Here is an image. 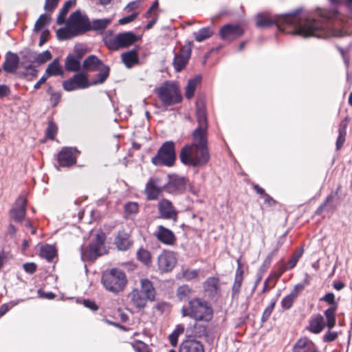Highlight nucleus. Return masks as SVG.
<instances>
[{"instance_id": "0eeeda50", "label": "nucleus", "mask_w": 352, "mask_h": 352, "mask_svg": "<svg viewBox=\"0 0 352 352\" xmlns=\"http://www.w3.org/2000/svg\"><path fill=\"white\" fill-rule=\"evenodd\" d=\"M155 94L165 107L174 105L181 102L182 97L175 83L166 82L155 89Z\"/></svg>"}, {"instance_id": "49530a36", "label": "nucleus", "mask_w": 352, "mask_h": 352, "mask_svg": "<svg viewBox=\"0 0 352 352\" xmlns=\"http://www.w3.org/2000/svg\"><path fill=\"white\" fill-rule=\"evenodd\" d=\"M50 21L51 17L49 15L45 14H41L35 23L34 27V32H40L45 25L50 23Z\"/></svg>"}, {"instance_id": "c756f323", "label": "nucleus", "mask_w": 352, "mask_h": 352, "mask_svg": "<svg viewBox=\"0 0 352 352\" xmlns=\"http://www.w3.org/2000/svg\"><path fill=\"white\" fill-rule=\"evenodd\" d=\"M141 289L139 291L150 299V301H153L155 296V290L151 281L147 278H144L140 280Z\"/></svg>"}, {"instance_id": "a18cd8bd", "label": "nucleus", "mask_w": 352, "mask_h": 352, "mask_svg": "<svg viewBox=\"0 0 352 352\" xmlns=\"http://www.w3.org/2000/svg\"><path fill=\"white\" fill-rule=\"evenodd\" d=\"M192 289L186 285H182L177 288V297L180 301L186 300L192 294Z\"/></svg>"}, {"instance_id": "ea45409f", "label": "nucleus", "mask_w": 352, "mask_h": 352, "mask_svg": "<svg viewBox=\"0 0 352 352\" xmlns=\"http://www.w3.org/2000/svg\"><path fill=\"white\" fill-rule=\"evenodd\" d=\"M45 73L47 76H57L63 74L62 67L58 59H54L46 69Z\"/></svg>"}, {"instance_id": "8fccbe9b", "label": "nucleus", "mask_w": 352, "mask_h": 352, "mask_svg": "<svg viewBox=\"0 0 352 352\" xmlns=\"http://www.w3.org/2000/svg\"><path fill=\"white\" fill-rule=\"evenodd\" d=\"M199 270H185L182 272V277L186 280H191L198 278Z\"/></svg>"}, {"instance_id": "1a4fd4ad", "label": "nucleus", "mask_w": 352, "mask_h": 352, "mask_svg": "<svg viewBox=\"0 0 352 352\" xmlns=\"http://www.w3.org/2000/svg\"><path fill=\"white\" fill-rule=\"evenodd\" d=\"M105 236L103 234H97L95 241L84 250L81 248V258L82 261H94L98 256L104 253V243Z\"/></svg>"}, {"instance_id": "473e14b6", "label": "nucleus", "mask_w": 352, "mask_h": 352, "mask_svg": "<svg viewBox=\"0 0 352 352\" xmlns=\"http://www.w3.org/2000/svg\"><path fill=\"white\" fill-rule=\"evenodd\" d=\"M122 60L127 68H131L135 64L138 63L137 52L131 50L121 55Z\"/></svg>"}, {"instance_id": "e2e57ef3", "label": "nucleus", "mask_w": 352, "mask_h": 352, "mask_svg": "<svg viewBox=\"0 0 352 352\" xmlns=\"http://www.w3.org/2000/svg\"><path fill=\"white\" fill-rule=\"evenodd\" d=\"M23 270L28 274H32L36 270V265L34 263H26L23 265Z\"/></svg>"}, {"instance_id": "69168bd1", "label": "nucleus", "mask_w": 352, "mask_h": 352, "mask_svg": "<svg viewBox=\"0 0 352 352\" xmlns=\"http://www.w3.org/2000/svg\"><path fill=\"white\" fill-rule=\"evenodd\" d=\"M83 305H85V307L89 308L92 311H96L98 309V307L96 304V302L91 300H84Z\"/></svg>"}, {"instance_id": "864d4df0", "label": "nucleus", "mask_w": 352, "mask_h": 352, "mask_svg": "<svg viewBox=\"0 0 352 352\" xmlns=\"http://www.w3.org/2000/svg\"><path fill=\"white\" fill-rule=\"evenodd\" d=\"M276 301V300H272L270 304L265 309L261 318V320L263 322H265L266 320H267L270 316H271L272 312L274 308Z\"/></svg>"}, {"instance_id": "393cba45", "label": "nucleus", "mask_w": 352, "mask_h": 352, "mask_svg": "<svg viewBox=\"0 0 352 352\" xmlns=\"http://www.w3.org/2000/svg\"><path fill=\"white\" fill-rule=\"evenodd\" d=\"M326 324L323 316L320 314H314L311 316L309 320L307 329L314 333H320L325 327Z\"/></svg>"}, {"instance_id": "5701e85b", "label": "nucleus", "mask_w": 352, "mask_h": 352, "mask_svg": "<svg viewBox=\"0 0 352 352\" xmlns=\"http://www.w3.org/2000/svg\"><path fill=\"white\" fill-rule=\"evenodd\" d=\"M305 289V285L302 283L297 284L294 286L292 292L284 297L281 301L282 307L284 309H289L292 307L294 300L298 294Z\"/></svg>"}, {"instance_id": "9b49d317", "label": "nucleus", "mask_w": 352, "mask_h": 352, "mask_svg": "<svg viewBox=\"0 0 352 352\" xmlns=\"http://www.w3.org/2000/svg\"><path fill=\"white\" fill-rule=\"evenodd\" d=\"M187 179L177 175H169L168 182L164 184L165 192L172 195H179L186 188Z\"/></svg>"}, {"instance_id": "c9c22d12", "label": "nucleus", "mask_w": 352, "mask_h": 352, "mask_svg": "<svg viewBox=\"0 0 352 352\" xmlns=\"http://www.w3.org/2000/svg\"><path fill=\"white\" fill-rule=\"evenodd\" d=\"M120 48L126 47L133 44L136 40V36L131 32L118 34Z\"/></svg>"}, {"instance_id": "f03ea898", "label": "nucleus", "mask_w": 352, "mask_h": 352, "mask_svg": "<svg viewBox=\"0 0 352 352\" xmlns=\"http://www.w3.org/2000/svg\"><path fill=\"white\" fill-rule=\"evenodd\" d=\"M91 30V21L86 14L76 10L68 18L65 28L56 31L58 40L71 39Z\"/></svg>"}, {"instance_id": "3c124183", "label": "nucleus", "mask_w": 352, "mask_h": 352, "mask_svg": "<svg viewBox=\"0 0 352 352\" xmlns=\"http://www.w3.org/2000/svg\"><path fill=\"white\" fill-rule=\"evenodd\" d=\"M57 126L52 121L48 122V126L46 129V136L47 138L54 140L57 133Z\"/></svg>"}, {"instance_id": "7c9ffc66", "label": "nucleus", "mask_w": 352, "mask_h": 352, "mask_svg": "<svg viewBox=\"0 0 352 352\" xmlns=\"http://www.w3.org/2000/svg\"><path fill=\"white\" fill-rule=\"evenodd\" d=\"M303 252L304 251L302 248H300L299 250H296L293 254L292 258L289 260L288 263L286 265H283L280 267V273L277 276V278H279L284 272L294 268L296 266V263H298L299 258L302 256Z\"/></svg>"}, {"instance_id": "f8f14e48", "label": "nucleus", "mask_w": 352, "mask_h": 352, "mask_svg": "<svg viewBox=\"0 0 352 352\" xmlns=\"http://www.w3.org/2000/svg\"><path fill=\"white\" fill-rule=\"evenodd\" d=\"M90 83L86 74L78 73L73 77L63 82V89L67 91L89 87Z\"/></svg>"}, {"instance_id": "72a5a7b5", "label": "nucleus", "mask_w": 352, "mask_h": 352, "mask_svg": "<svg viewBox=\"0 0 352 352\" xmlns=\"http://www.w3.org/2000/svg\"><path fill=\"white\" fill-rule=\"evenodd\" d=\"M80 56L68 55L65 60V68L68 72H78L80 69Z\"/></svg>"}, {"instance_id": "a878e982", "label": "nucleus", "mask_w": 352, "mask_h": 352, "mask_svg": "<svg viewBox=\"0 0 352 352\" xmlns=\"http://www.w3.org/2000/svg\"><path fill=\"white\" fill-rule=\"evenodd\" d=\"M114 244L120 251L127 250L131 245L129 234L124 230H120L114 239Z\"/></svg>"}, {"instance_id": "052dcab7", "label": "nucleus", "mask_w": 352, "mask_h": 352, "mask_svg": "<svg viewBox=\"0 0 352 352\" xmlns=\"http://www.w3.org/2000/svg\"><path fill=\"white\" fill-rule=\"evenodd\" d=\"M125 211L128 214L136 213L138 210V205L135 202H129L125 205Z\"/></svg>"}, {"instance_id": "603ef678", "label": "nucleus", "mask_w": 352, "mask_h": 352, "mask_svg": "<svg viewBox=\"0 0 352 352\" xmlns=\"http://www.w3.org/2000/svg\"><path fill=\"white\" fill-rule=\"evenodd\" d=\"M320 300L328 303L329 305H330V307L336 306V308H338V302H336L335 300V295L331 292L326 294L323 297H322L320 299Z\"/></svg>"}, {"instance_id": "bf43d9fd", "label": "nucleus", "mask_w": 352, "mask_h": 352, "mask_svg": "<svg viewBox=\"0 0 352 352\" xmlns=\"http://www.w3.org/2000/svg\"><path fill=\"white\" fill-rule=\"evenodd\" d=\"M338 336V333L336 331H331L330 330L327 331L323 336V341L324 342H331L334 341Z\"/></svg>"}, {"instance_id": "aec40b11", "label": "nucleus", "mask_w": 352, "mask_h": 352, "mask_svg": "<svg viewBox=\"0 0 352 352\" xmlns=\"http://www.w3.org/2000/svg\"><path fill=\"white\" fill-rule=\"evenodd\" d=\"M154 236L160 242L165 245H173L176 241L175 234L162 225L158 226L157 230L154 232Z\"/></svg>"}, {"instance_id": "4c0bfd02", "label": "nucleus", "mask_w": 352, "mask_h": 352, "mask_svg": "<svg viewBox=\"0 0 352 352\" xmlns=\"http://www.w3.org/2000/svg\"><path fill=\"white\" fill-rule=\"evenodd\" d=\"M111 23V19H94L91 22V30L102 31Z\"/></svg>"}, {"instance_id": "a211bd4d", "label": "nucleus", "mask_w": 352, "mask_h": 352, "mask_svg": "<svg viewBox=\"0 0 352 352\" xmlns=\"http://www.w3.org/2000/svg\"><path fill=\"white\" fill-rule=\"evenodd\" d=\"M203 288L209 298H213L219 296L221 294L219 278L214 276L208 278L203 283Z\"/></svg>"}, {"instance_id": "e433bc0d", "label": "nucleus", "mask_w": 352, "mask_h": 352, "mask_svg": "<svg viewBox=\"0 0 352 352\" xmlns=\"http://www.w3.org/2000/svg\"><path fill=\"white\" fill-rule=\"evenodd\" d=\"M338 308L335 307H329L324 312V316L327 320L326 326L329 328V329H331L336 325V314Z\"/></svg>"}, {"instance_id": "4be33fe9", "label": "nucleus", "mask_w": 352, "mask_h": 352, "mask_svg": "<svg viewBox=\"0 0 352 352\" xmlns=\"http://www.w3.org/2000/svg\"><path fill=\"white\" fill-rule=\"evenodd\" d=\"M237 268L235 272L234 281L232 287V298H237L241 292V285L243 281V269L239 260L237 261Z\"/></svg>"}, {"instance_id": "bb28decb", "label": "nucleus", "mask_w": 352, "mask_h": 352, "mask_svg": "<svg viewBox=\"0 0 352 352\" xmlns=\"http://www.w3.org/2000/svg\"><path fill=\"white\" fill-rule=\"evenodd\" d=\"M19 63V56L14 53L8 52L3 68L8 73H14L16 71Z\"/></svg>"}, {"instance_id": "412c9836", "label": "nucleus", "mask_w": 352, "mask_h": 352, "mask_svg": "<svg viewBox=\"0 0 352 352\" xmlns=\"http://www.w3.org/2000/svg\"><path fill=\"white\" fill-rule=\"evenodd\" d=\"M131 304L135 307L140 309L145 307L149 298H147L138 289H133L128 295Z\"/></svg>"}, {"instance_id": "7ed1b4c3", "label": "nucleus", "mask_w": 352, "mask_h": 352, "mask_svg": "<svg viewBox=\"0 0 352 352\" xmlns=\"http://www.w3.org/2000/svg\"><path fill=\"white\" fill-rule=\"evenodd\" d=\"M183 317H189L196 322H209L213 318L214 311L211 304L206 300L195 297L188 300L187 305L182 307Z\"/></svg>"}, {"instance_id": "5fc2aeb1", "label": "nucleus", "mask_w": 352, "mask_h": 352, "mask_svg": "<svg viewBox=\"0 0 352 352\" xmlns=\"http://www.w3.org/2000/svg\"><path fill=\"white\" fill-rule=\"evenodd\" d=\"M339 135L336 141V148L339 150L344 144L345 142L346 130L345 126L342 129L340 128L338 130Z\"/></svg>"}, {"instance_id": "9d476101", "label": "nucleus", "mask_w": 352, "mask_h": 352, "mask_svg": "<svg viewBox=\"0 0 352 352\" xmlns=\"http://www.w3.org/2000/svg\"><path fill=\"white\" fill-rule=\"evenodd\" d=\"M158 217L162 219L176 222L178 212L173 204L168 199L163 198L157 204Z\"/></svg>"}, {"instance_id": "423d86ee", "label": "nucleus", "mask_w": 352, "mask_h": 352, "mask_svg": "<svg viewBox=\"0 0 352 352\" xmlns=\"http://www.w3.org/2000/svg\"><path fill=\"white\" fill-rule=\"evenodd\" d=\"M101 281L107 290L118 293L124 289L127 280L123 271L113 268L103 273Z\"/></svg>"}, {"instance_id": "6e6552de", "label": "nucleus", "mask_w": 352, "mask_h": 352, "mask_svg": "<svg viewBox=\"0 0 352 352\" xmlns=\"http://www.w3.org/2000/svg\"><path fill=\"white\" fill-rule=\"evenodd\" d=\"M176 159L175 143L173 141L164 142L159 148L157 155L151 160L154 165L172 166Z\"/></svg>"}, {"instance_id": "20e7f679", "label": "nucleus", "mask_w": 352, "mask_h": 352, "mask_svg": "<svg viewBox=\"0 0 352 352\" xmlns=\"http://www.w3.org/2000/svg\"><path fill=\"white\" fill-rule=\"evenodd\" d=\"M196 118L197 126L192 133V142L190 144L203 148H208V124L206 107L202 100H199L196 102Z\"/></svg>"}, {"instance_id": "dca6fc26", "label": "nucleus", "mask_w": 352, "mask_h": 352, "mask_svg": "<svg viewBox=\"0 0 352 352\" xmlns=\"http://www.w3.org/2000/svg\"><path fill=\"white\" fill-rule=\"evenodd\" d=\"M27 199L23 196H19L13 207L10 210L11 218L17 223H21L26 216Z\"/></svg>"}, {"instance_id": "2f4dec72", "label": "nucleus", "mask_w": 352, "mask_h": 352, "mask_svg": "<svg viewBox=\"0 0 352 352\" xmlns=\"http://www.w3.org/2000/svg\"><path fill=\"white\" fill-rule=\"evenodd\" d=\"M103 65L102 62L95 55H90L85 59L82 67L89 71H97L99 67Z\"/></svg>"}, {"instance_id": "de8ad7c7", "label": "nucleus", "mask_w": 352, "mask_h": 352, "mask_svg": "<svg viewBox=\"0 0 352 352\" xmlns=\"http://www.w3.org/2000/svg\"><path fill=\"white\" fill-rule=\"evenodd\" d=\"M137 257L139 261H140L141 262L146 265L148 264L151 261L150 252L144 248H140L138 251Z\"/></svg>"}, {"instance_id": "c85d7f7f", "label": "nucleus", "mask_w": 352, "mask_h": 352, "mask_svg": "<svg viewBox=\"0 0 352 352\" xmlns=\"http://www.w3.org/2000/svg\"><path fill=\"white\" fill-rule=\"evenodd\" d=\"M337 192H331L329 195L324 201L317 208L315 212L316 215H320L324 211L330 212L336 208V206L334 205V199L336 196Z\"/></svg>"}, {"instance_id": "cd10ccee", "label": "nucleus", "mask_w": 352, "mask_h": 352, "mask_svg": "<svg viewBox=\"0 0 352 352\" xmlns=\"http://www.w3.org/2000/svg\"><path fill=\"white\" fill-rule=\"evenodd\" d=\"M316 345L307 338L297 341L293 348V352H315Z\"/></svg>"}, {"instance_id": "6e6d98bb", "label": "nucleus", "mask_w": 352, "mask_h": 352, "mask_svg": "<svg viewBox=\"0 0 352 352\" xmlns=\"http://www.w3.org/2000/svg\"><path fill=\"white\" fill-rule=\"evenodd\" d=\"M195 336L201 337L207 335V325H201L195 323Z\"/></svg>"}, {"instance_id": "0e129e2a", "label": "nucleus", "mask_w": 352, "mask_h": 352, "mask_svg": "<svg viewBox=\"0 0 352 352\" xmlns=\"http://www.w3.org/2000/svg\"><path fill=\"white\" fill-rule=\"evenodd\" d=\"M159 14L156 12H154L153 14L150 15V17L151 19V21L147 23L146 25V30H150L153 27V25L156 23L157 21L158 20Z\"/></svg>"}, {"instance_id": "c03bdc74", "label": "nucleus", "mask_w": 352, "mask_h": 352, "mask_svg": "<svg viewBox=\"0 0 352 352\" xmlns=\"http://www.w3.org/2000/svg\"><path fill=\"white\" fill-rule=\"evenodd\" d=\"M102 67L100 69V72L96 75L97 79L94 80L91 84L97 85L103 83L109 75V67L107 65H102Z\"/></svg>"}, {"instance_id": "09e8293b", "label": "nucleus", "mask_w": 352, "mask_h": 352, "mask_svg": "<svg viewBox=\"0 0 352 352\" xmlns=\"http://www.w3.org/2000/svg\"><path fill=\"white\" fill-rule=\"evenodd\" d=\"M52 58V54L50 51L45 50L38 54L34 58L38 64H43Z\"/></svg>"}, {"instance_id": "b1692460", "label": "nucleus", "mask_w": 352, "mask_h": 352, "mask_svg": "<svg viewBox=\"0 0 352 352\" xmlns=\"http://www.w3.org/2000/svg\"><path fill=\"white\" fill-rule=\"evenodd\" d=\"M179 352H204V347L201 342L190 338L181 343Z\"/></svg>"}, {"instance_id": "2eb2a0df", "label": "nucleus", "mask_w": 352, "mask_h": 352, "mask_svg": "<svg viewBox=\"0 0 352 352\" xmlns=\"http://www.w3.org/2000/svg\"><path fill=\"white\" fill-rule=\"evenodd\" d=\"M244 33L243 28L236 24H226L219 30L221 38L225 41L231 42L241 36Z\"/></svg>"}, {"instance_id": "79ce46f5", "label": "nucleus", "mask_w": 352, "mask_h": 352, "mask_svg": "<svg viewBox=\"0 0 352 352\" xmlns=\"http://www.w3.org/2000/svg\"><path fill=\"white\" fill-rule=\"evenodd\" d=\"M72 1L68 0L63 5V8L60 10V12L58 15L56 23L58 25H63L65 22V17L69 12V10L72 6Z\"/></svg>"}, {"instance_id": "f257e3e1", "label": "nucleus", "mask_w": 352, "mask_h": 352, "mask_svg": "<svg viewBox=\"0 0 352 352\" xmlns=\"http://www.w3.org/2000/svg\"><path fill=\"white\" fill-rule=\"evenodd\" d=\"M341 15L336 10H318L315 14L302 13V8H298L289 13L275 15L273 18L265 14L256 16V26L267 28L276 24L278 29L282 26L294 28L293 33L303 37L314 36L327 38L329 36L342 37L349 35L350 32L343 24L341 29L333 28L331 21H338Z\"/></svg>"}, {"instance_id": "f704fd0d", "label": "nucleus", "mask_w": 352, "mask_h": 352, "mask_svg": "<svg viewBox=\"0 0 352 352\" xmlns=\"http://www.w3.org/2000/svg\"><path fill=\"white\" fill-rule=\"evenodd\" d=\"M201 80V76H197L188 80L185 89V96L186 98L190 99L194 96L195 89L200 84Z\"/></svg>"}, {"instance_id": "774afa93", "label": "nucleus", "mask_w": 352, "mask_h": 352, "mask_svg": "<svg viewBox=\"0 0 352 352\" xmlns=\"http://www.w3.org/2000/svg\"><path fill=\"white\" fill-rule=\"evenodd\" d=\"M50 36V31L48 30H44L40 37L39 45H43L45 42L47 41Z\"/></svg>"}, {"instance_id": "13d9d810", "label": "nucleus", "mask_w": 352, "mask_h": 352, "mask_svg": "<svg viewBox=\"0 0 352 352\" xmlns=\"http://www.w3.org/2000/svg\"><path fill=\"white\" fill-rule=\"evenodd\" d=\"M59 0H45L44 9L47 12H52L58 4Z\"/></svg>"}, {"instance_id": "338daca9", "label": "nucleus", "mask_w": 352, "mask_h": 352, "mask_svg": "<svg viewBox=\"0 0 352 352\" xmlns=\"http://www.w3.org/2000/svg\"><path fill=\"white\" fill-rule=\"evenodd\" d=\"M158 1H155L153 2L151 8L148 10L146 12L145 16L148 19H149L150 15L153 14L154 12H156L157 13V8H158Z\"/></svg>"}, {"instance_id": "a19ab883", "label": "nucleus", "mask_w": 352, "mask_h": 352, "mask_svg": "<svg viewBox=\"0 0 352 352\" xmlns=\"http://www.w3.org/2000/svg\"><path fill=\"white\" fill-rule=\"evenodd\" d=\"M105 45L111 50H118L120 48L118 34L116 36H106L103 38Z\"/></svg>"}, {"instance_id": "4d7b16f0", "label": "nucleus", "mask_w": 352, "mask_h": 352, "mask_svg": "<svg viewBox=\"0 0 352 352\" xmlns=\"http://www.w3.org/2000/svg\"><path fill=\"white\" fill-rule=\"evenodd\" d=\"M23 300H18L16 302L10 304H3L0 307V317L4 316L13 306L17 305L19 302H23Z\"/></svg>"}, {"instance_id": "37998d69", "label": "nucleus", "mask_w": 352, "mask_h": 352, "mask_svg": "<svg viewBox=\"0 0 352 352\" xmlns=\"http://www.w3.org/2000/svg\"><path fill=\"white\" fill-rule=\"evenodd\" d=\"M213 31L209 27L203 28L198 32H195V38L197 42H201L206 39H208L213 34Z\"/></svg>"}, {"instance_id": "6ab92c4d", "label": "nucleus", "mask_w": 352, "mask_h": 352, "mask_svg": "<svg viewBox=\"0 0 352 352\" xmlns=\"http://www.w3.org/2000/svg\"><path fill=\"white\" fill-rule=\"evenodd\" d=\"M191 54L189 47H183L179 52L175 54L173 59L174 68L177 72H180L186 66Z\"/></svg>"}, {"instance_id": "ddd939ff", "label": "nucleus", "mask_w": 352, "mask_h": 352, "mask_svg": "<svg viewBox=\"0 0 352 352\" xmlns=\"http://www.w3.org/2000/svg\"><path fill=\"white\" fill-rule=\"evenodd\" d=\"M78 151L73 147H64L58 153L57 160L60 166L70 167L76 163Z\"/></svg>"}, {"instance_id": "680f3d73", "label": "nucleus", "mask_w": 352, "mask_h": 352, "mask_svg": "<svg viewBox=\"0 0 352 352\" xmlns=\"http://www.w3.org/2000/svg\"><path fill=\"white\" fill-rule=\"evenodd\" d=\"M138 13H133L129 16H124L119 20V24L124 25L129 23L135 20V19L138 16Z\"/></svg>"}, {"instance_id": "58836bf2", "label": "nucleus", "mask_w": 352, "mask_h": 352, "mask_svg": "<svg viewBox=\"0 0 352 352\" xmlns=\"http://www.w3.org/2000/svg\"><path fill=\"white\" fill-rule=\"evenodd\" d=\"M56 254L55 248L50 245H45L41 247L40 255L47 261H52Z\"/></svg>"}, {"instance_id": "4468645a", "label": "nucleus", "mask_w": 352, "mask_h": 352, "mask_svg": "<svg viewBox=\"0 0 352 352\" xmlns=\"http://www.w3.org/2000/svg\"><path fill=\"white\" fill-rule=\"evenodd\" d=\"M162 184L160 177H152L148 181L145 187V194L148 200H156L163 191H165V188Z\"/></svg>"}, {"instance_id": "39448f33", "label": "nucleus", "mask_w": 352, "mask_h": 352, "mask_svg": "<svg viewBox=\"0 0 352 352\" xmlns=\"http://www.w3.org/2000/svg\"><path fill=\"white\" fill-rule=\"evenodd\" d=\"M179 158L182 163L185 165L199 167L208 163L210 154L208 148H203L188 144L181 149Z\"/></svg>"}, {"instance_id": "f3484780", "label": "nucleus", "mask_w": 352, "mask_h": 352, "mask_svg": "<svg viewBox=\"0 0 352 352\" xmlns=\"http://www.w3.org/2000/svg\"><path fill=\"white\" fill-rule=\"evenodd\" d=\"M158 268L160 271L168 272L175 266L177 258L174 252L164 251L158 256Z\"/></svg>"}]
</instances>
